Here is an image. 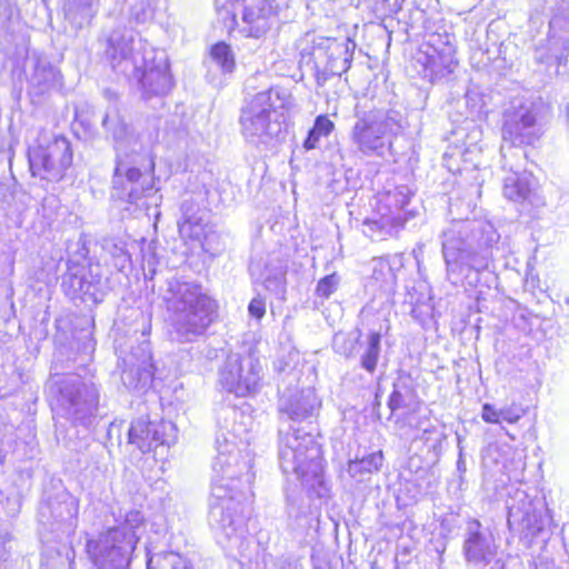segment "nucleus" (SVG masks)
Segmentation results:
<instances>
[{"label":"nucleus","mask_w":569,"mask_h":569,"mask_svg":"<svg viewBox=\"0 0 569 569\" xmlns=\"http://www.w3.org/2000/svg\"><path fill=\"white\" fill-rule=\"evenodd\" d=\"M234 438L217 435L208 518L217 542L232 557L248 548L242 500L253 480L251 459L237 449Z\"/></svg>","instance_id":"nucleus-1"},{"label":"nucleus","mask_w":569,"mask_h":569,"mask_svg":"<svg viewBox=\"0 0 569 569\" xmlns=\"http://www.w3.org/2000/svg\"><path fill=\"white\" fill-rule=\"evenodd\" d=\"M441 239L447 280L460 286L478 281V274L489 269L500 234L489 221L455 220Z\"/></svg>","instance_id":"nucleus-2"},{"label":"nucleus","mask_w":569,"mask_h":569,"mask_svg":"<svg viewBox=\"0 0 569 569\" xmlns=\"http://www.w3.org/2000/svg\"><path fill=\"white\" fill-rule=\"evenodd\" d=\"M140 48L137 33L118 26L108 37L104 57L114 72L138 80L144 99L168 94L173 87L168 56L164 51L149 50L140 57Z\"/></svg>","instance_id":"nucleus-3"},{"label":"nucleus","mask_w":569,"mask_h":569,"mask_svg":"<svg viewBox=\"0 0 569 569\" xmlns=\"http://www.w3.org/2000/svg\"><path fill=\"white\" fill-rule=\"evenodd\" d=\"M102 127L111 136L116 151V167L112 177L113 198L138 204L142 198L152 197L154 188L153 177L142 174L134 167L138 136L127 124L116 107H109L102 118Z\"/></svg>","instance_id":"nucleus-4"},{"label":"nucleus","mask_w":569,"mask_h":569,"mask_svg":"<svg viewBox=\"0 0 569 569\" xmlns=\"http://www.w3.org/2000/svg\"><path fill=\"white\" fill-rule=\"evenodd\" d=\"M293 107L291 94L279 88L258 92L240 111V132L247 144L268 150L286 136V116Z\"/></svg>","instance_id":"nucleus-5"},{"label":"nucleus","mask_w":569,"mask_h":569,"mask_svg":"<svg viewBox=\"0 0 569 569\" xmlns=\"http://www.w3.org/2000/svg\"><path fill=\"white\" fill-rule=\"evenodd\" d=\"M164 301L171 315V339L178 342L203 335L217 315L216 300L194 281L170 280Z\"/></svg>","instance_id":"nucleus-6"},{"label":"nucleus","mask_w":569,"mask_h":569,"mask_svg":"<svg viewBox=\"0 0 569 569\" xmlns=\"http://www.w3.org/2000/svg\"><path fill=\"white\" fill-rule=\"evenodd\" d=\"M144 527V517L139 510L126 513L121 523L89 539L86 545L96 569H129L137 543Z\"/></svg>","instance_id":"nucleus-7"},{"label":"nucleus","mask_w":569,"mask_h":569,"mask_svg":"<svg viewBox=\"0 0 569 569\" xmlns=\"http://www.w3.org/2000/svg\"><path fill=\"white\" fill-rule=\"evenodd\" d=\"M58 412L73 425L89 428L98 413L100 391L92 379L77 373L54 375L47 383Z\"/></svg>","instance_id":"nucleus-8"},{"label":"nucleus","mask_w":569,"mask_h":569,"mask_svg":"<svg viewBox=\"0 0 569 569\" xmlns=\"http://www.w3.org/2000/svg\"><path fill=\"white\" fill-rule=\"evenodd\" d=\"M279 463L286 475H295L307 486L320 482L323 471L321 449L311 431L290 427L279 432Z\"/></svg>","instance_id":"nucleus-9"},{"label":"nucleus","mask_w":569,"mask_h":569,"mask_svg":"<svg viewBox=\"0 0 569 569\" xmlns=\"http://www.w3.org/2000/svg\"><path fill=\"white\" fill-rule=\"evenodd\" d=\"M6 56L13 61L12 74L19 81L24 79L28 83L29 94L39 100L58 91L62 87V74L48 56L33 51L29 53L28 43L24 38H19L12 49H4Z\"/></svg>","instance_id":"nucleus-10"},{"label":"nucleus","mask_w":569,"mask_h":569,"mask_svg":"<svg viewBox=\"0 0 569 569\" xmlns=\"http://www.w3.org/2000/svg\"><path fill=\"white\" fill-rule=\"evenodd\" d=\"M351 140L365 156L382 157L391 147V137L402 131V117L396 110L375 109L355 113Z\"/></svg>","instance_id":"nucleus-11"},{"label":"nucleus","mask_w":569,"mask_h":569,"mask_svg":"<svg viewBox=\"0 0 569 569\" xmlns=\"http://www.w3.org/2000/svg\"><path fill=\"white\" fill-rule=\"evenodd\" d=\"M262 366L251 355L229 353L218 370V385L236 397H250L261 387Z\"/></svg>","instance_id":"nucleus-12"},{"label":"nucleus","mask_w":569,"mask_h":569,"mask_svg":"<svg viewBox=\"0 0 569 569\" xmlns=\"http://www.w3.org/2000/svg\"><path fill=\"white\" fill-rule=\"evenodd\" d=\"M506 505L509 529L523 539L532 540L548 525L545 505L540 500L531 499L523 490L517 489L508 497Z\"/></svg>","instance_id":"nucleus-13"},{"label":"nucleus","mask_w":569,"mask_h":569,"mask_svg":"<svg viewBox=\"0 0 569 569\" xmlns=\"http://www.w3.org/2000/svg\"><path fill=\"white\" fill-rule=\"evenodd\" d=\"M28 159L33 177L58 182L72 163L70 142L64 137H54L47 144L39 143L30 148Z\"/></svg>","instance_id":"nucleus-14"},{"label":"nucleus","mask_w":569,"mask_h":569,"mask_svg":"<svg viewBox=\"0 0 569 569\" xmlns=\"http://www.w3.org/2000/svg\"><path fill=\"white\" fill-rule=\"evenodd\" d=\"M313 43L316 77L319 84L349 70L356 49V42L352 39L318 38Z\"/></svg>","instance_id":"nucleus-15"},{"label":"nucleus","mask_w":569,"mask_h":569,"mask_svg":"<svg viewBox=\"0 0 569 569\" xmlns=\"http://www.w3.org/2000/svg\"><path fill=\"white\" fill-rule=\"evenodd\" d=\"M78 500L69 493L40 503L38 520L44 531L59 540L74 532L78 525Z\"/></svg>","instance_id":"nucleus-16"},{"label":"nucleus","mask_w":569,"mask_h":569,"mask_svg":"<svg viewBox=\"0 0 569 569\" xmlns=\"http://www.w3.org/2000/svg\"><path fill=\"white\" fill-rule=\"evenodd\" d=\"M502 169L508 172L503 178V196L515 202H532L535 179L526 171V152L522 149L500 148Z\"/></svg>","instance_id":"nucleus-17"},{"label":"nucleus","mask_w":569,"mask_h":569,"mask_svg":"<svg viewBox=\"0 0 569 569\" xmlns=\"http://www.w3.org/2000/svg\"><path fill=\"white\" fill-rule=\"evenodd\" d=\"M499 545L489 528L477 519L467 523L463 535L462 555L468 566L482 569L497 560Z\"/></svg>","instance_id":"nucleus-18"},{"label":"nucleus","mask_w":569,"mask_h":569,"mask_svg":"<svg viewBox=\"0 0 569 569\" xmlns=\"http://www.w3.org/2000/svg\"><path fill=\"white\" fill-rule=\"evenodd\" d=\"M143 329L142 340L136 347L131 346L129 352H123L121 359V380L126 388L141 390L148 388L153 379L150 342Z\"/></svg>","instance_id":"nucleus-19"},{"label":"nucleus","mask_w":569,"mask_h":569,"mask_svg":"<svg viewBox=\"0 0 569 569\" xmlns=\"http://www.w3.org/2000/svg\"><path fill=\"white\" fill-rule=\"evenodd\" d=\"M540 129L536 122V114L530 106L521 104L513 110L505 112L502 126L501 148L506 147L509 154V148L521 149L522 144H532L538 140Z\"/></svg>","instance_id":"nucleus-20"},{"label":"nucleus","mask_w":569,"mask_h":569,"mask_svg":"<svg viewBox=\"0 0 569 569\" xmlns=\"http://www.w3.org/2000/svg\"><path fill=\"white\" fill-rule=\"evenodd\" d=\"M361 326L368 327V333L363 342H360L362 351L359 355V366L370 376H373L381 356V338L390 331V322L379 315L362 308L359 315Z\"/></svg>","instance_id":"nucleus-21"},{"label":"nucleus","mask_w":569,"mask_h":569,"mask_svg":"<svg viewBox=\"0 0 569 569\" xmlns=\"http://www.w3.org/2000/svg\"><path fill=\"white\" fill-rule=\"evenodd\" d=\"M128 438L141 452H150L161 446H170L176 438V427L170 421L139 418L131 423Z\"/></svg>","instance_id":"nucleus-22"},{"label":"nucleus","mask_w":569,"mask_h":569,"mask_svg":"<svg viewBox=\"0 0 569 569\" xmlns=\"http://www.w3.org/2000/svg\"><path fill=\"white\" fill-rule=\"evenodd\" d=\"M234 17H240V31L246 37L259 39L271 28L272 8L268 0H234Z\"/></svg>","instance_id":"nucleus-23"},{"label":"nucleus","mask_w":569,"mask_h":569,"mask_svg":"<svg viewBox=\"0 0 569 569\" xmlns=\"http://www.w3.org/2000/svg\"><path fill=\"white\" fill-rule=\"evenodd\" d=\"M61 287L70 299L98 302L101 300L99 280L87 278L86 264H68L67 272L62 276Z\"/></svg>","instance_id":"nucleus-24"},{"label":"nucleus","mask_w":569,"mask_h":569,"mask_svg":"<svg viewBox=\"0 0 569 569\" xmlns=\"http://www.w3.org/2000/svg\"><path fill=\"white\" fill-rule=\"evenodd\" d=\"M321 406L315 389L306 388L290 395H282L279 411L282 417L292 421H305L315 417Z\"/></svg>","instance_id":"nucleus-25"},{"label":"nucleus","mask_w":569,"mask_h":569,"mask_svg":"<svg viewBox=\"0 0 569 569\" xmlns=\"http://www.w3.org/2000/svg\"><path fill=\"white\" fill-rule=\"evenodd\" d=\"M64 19L74 30L89 27L97 14V0H62Z\"/></svg>","instance_id":"nucleus-26"},{"label":"nucleus","mask_w":569,"mask_h":569,"mask_svg":"<svg viewBox=\"0 0 569 569\" xmlns=\"http://www.w3.org/2000/svg\"><path fill=\"white\" fill-rule=\"evenodd\" d=\"M417 62L423 68V78L430 82L448 79L458 67V60L452 58V63L447 68L448 62L440 59L438 54L418 53Z\"/></svg>","instance_id":"nucleus-27"},{"label":"nucleus","mask_w":569,"mask_h":569,"mask_svg":"<svg viewBox=\"0 0 569 569\" xmlns=\"http://www.w3.org/2000/svg\"><path fill=\"white\" fill-rule=\"evenodd\" d=\"M182 218L178 222L179 233L182 238L200 240L204 234L203 218L198 213L194 203L184 200L181 203Z\"/></svg>","instance_id":"nucleus-28"},{"label":"nucleus","mask_w":569,"mask_h":569,"mask_svg":"<svg viewBox=\"0 0 569 569\" xmlns=\"http://www.w3.org/2000/svg\"><path fill=\"white\" fill-rule=\"evenodd\" d=\"M383 459L381 450L371 452L362 458H356L349 461L347 472L356 481L362 482L381 469Z\"/></svg>","instance_id":"nucleus-29"},{"label":"nucleus","mask_w":569,"mask_h":569,"mask_svg":"<svg viewBox=\"0 0 569 569\" xmlns=\"http://www.w3.org/2000/svg\"><path fill=\"white\" fill-rule=\"evenodd\" d=\"M426 49L420 50L419 53L438 54L440 59L448 62L447 67L452 63V58H456L455 36L450 33H431L425 44Z\"/></svg>","instance_id":"nucleus-30"},{"label":"nucleus","mask_w":569,"mask_h":569,"mask_svg":"<svg viewBox=\"0 0 569 569\" xmlns=\"http://www.w3.org/2000/svg\"><path fill=\"white\" fill-rule=\"evenodd\" d=\"M286 274L287 266L283 262H269L261 274V282L268 291L282 299L287 288Z\"/></svg>","instance_id":"nucleus-31"},{"label":"nucleus","mask_w":569,"mask_h":569,"mask_svg":"<svg viewBox=\"0 0 569 569\" xmlns=\"http://www.w3.org/2000/svg\"><path fill=\"white\" fill-rule=\"evenodd\" d=\"M403 224L405 220L400 213L397 216H381L380 219L365 220L363 226L366 229L363 232L372 239L375 237L382 239L386 236H392L399 228L403 227Z\"/></svg>","instance_id":"nucleus-32"},{"label":"nucleus","mask_w":569,"mask_h":569,"mask_svg":"<svg viewBox=\"0 0 569 569\" xmlns=\"http://www.w3.org/2000/svg\"><path fill=\"white\" fill-rule=\"evenodd\" d=\"M362 338L360 328H355L351 331H338L332 338V349L337 355L346 359L355 358L359 352V345Z\"/></svg>","instance_id":"nucleus-33"},{"label":"nucleus","mask_w":569,"mask_h":569,"mask_svg":"<svg viewBox=\"0 0 569 569\" xmlns=\"http://www.w3.org/2000/svg\"><path fill=\"white\" fill-rule=\"evenodd\" d=\"M147 569H190L187 560L177 552L148 555Z\"/></svg>","instance_id":"nucleus-34"},{"label":"nucleus","mask_w":569,"mask_h":569,"mask_svg":"<svg viewBox=\"0 0 569 569\" xmlns=\"http://www.w3.org/2000/svg\"><path fill=\"white\" fill-rule=\"evenodd\" d=\"M103 251L110 256L114 268L123 271L130 263V254L126 248V242L116 238H104L102 241Z\"/></svg>","instance_id":"nucleus-35"},{"label":"nucleus","mask_w":569,"mask_h":569,"mask_svg":"<svg viewBox=\"0 0 569 569\" xmlns=\"http://www.w3.org/2000/svg\"><path fill=\"white\" fill-rule=\"evenodd\" d=\"M210 58L223 74H230L236 69L232 49L226 42H218L211 47Z\"/></svg>","instance_id":"nucleus-36"},{"label":"nucleus","mask_w":569,"mask_h":569,"mask_svg":"<svg viewBox=\"0 0 569 569\" xmlns=\"http://www.w3.org/2000/svg\"><path fill=\"white\" fill-rule=\"evenodd\" d=\"M14 256L11 251L0 252V287H4L6 296L11 298L13 296V287L11 277L13 274Z\"/></svg>","instance_id":"nucleus-37"},{"label":"nucleus","mask_w":569,"mask_h":569,"mask_svg":"<svg viewBox=\"0 0 569 569\" xmlns=\"http://www.w3.org/2000/svg\"><path fill=\"white\" fill-rule=\"evenodd\" d=\"M410 192L408 187L400 186L397 187L393 191H388L385 194L386 206L390 209L391 214H401V210L409 203Z\"/></svg>","instance_id":"nucleus-38"},{"label":"nucleus","mask_w":569,"mask_h":569,"mask_svg":"<svg viewBox=\"0 0 569 569\" xmlns=\"http://www.w3.org/2000/svg\"><path fill=\"white\" fill-rule=\"evenodd\" d=\"M89 253L86 242L80 238L74 243L68 247V264H86L87 256Z\"/></svg>","instance_id":"nucleus-39"},{"label":"nucleus","mask_w":569,"mask_h":569,"mask_svg":"<svg viewBox=\"0 0 569 569\" xmlns=\"http://www.w3.org/2000/svg\"><path fill=\"white\" fill-rule=\"evenodd\" d=\"M339 277L336 273L320 279L317 283L316 293L322 298H329L338 288Z\"/></svg>","instance_id":"nucleus-40"},{"label":"nucleus","mask_w":569,"mask_h":569,"mask_svg":"<svg viewBox=\"0 0 569 569\" xmlns=\"http://www.w3.org/2000/svg\"><path fill=\"white\" fill-rule=\"evenodd\" d=\"M523 416V410L520 406L512 403L499 408V422L506 421L508 423H516Z\"/></svg>","instance_id":"nucleus-41"},{"label":"nucleus","mask_w":569,"mask_h":569,"mask_svg":"<svg viewBox=\"0 0 569 569\" xmlns=\"http://www.w3.org/2000/svg\"><path fill=\"white\" fill-rule=\"evenodd\" d=\"M14 192L11 186L0 182V212L6 216L13 206Z\"/></svg>","instance_id":"nucleus-42"},{"label":"nucleus","mask_w":569,"mask_h":569,"mask_svg":"<svg viewBox=\"0 0 569 569\" xmlns=\"http://www.w3.org/2000/svg\"><path fill=\"white\" fill-rule=\"evenodd\" d=\"M318 134L328 137L335 129V123L325 114L318 116L312 127Z\"/></svg>","instance_id":"nucleus-43"},{"label":"nucleus","mask_w":569,"mask_h":569,"mask_svg":"<svg viewBox=\"0 0 569 569\" xmlns=\"http://www.w3.org/2000/svg\"><path fill=\"white\" fill-rule=\"evenodd\" d=\"M248 311L251 317L261 319L266 313L264 300L261 297L253 298L248 306Z\"/></svg>","instance_id":"nucleus-44"},{"label":"nucleus","mask_w":569,"mask_h":569,"mask_svg":"<svg viewBox=\"0 0 569 569\" xmlns=\"http://www.w3.org/2000/svg\"><path fill=\"white\" fill-rule=\"evenodd\" d=\"M481 418L487 423H500L499 422V409L493 405L485 403L482 406Z\"/></svg>","instance_id":"nucleus-45"},{"label":"nucleus","mask_w":569,"mask_h":569,"mask_svg":"<svg viewBox=\"0 0 569 569\" xmlns=\"http://www.w3.org/2000/svg\"><path fill=\"white\" fill-rule=\"evenodd\" d=\"M407 406L405 396L401 393L400 390L395 389L388 401V407L390 408L391 412H395L396 410L403 408Z\"/></svg>","instance_id":"nucleus-46"},{"label":"nucleus","mask_w":569,"mask_h":569,"mask_svg":"<svg viewBox=\"0 0 569 569\" xmlns=\"http://www.w3.org/2000/svg\"><path fill=\"white\" fill-rule=\"evenodd\" d=\"M321 137H322L321 134H318V132H316V130L313 128H311L309 130L307 139L303 142V147L307 150L315 149L317 147V143H318V141H319V139Z\"/></svg>","instance_id":"nucleus-47"},{"label":"nucleus","mask_w":569,"mask_h":569,"mask_svg":"<svg viewBox=\"0 0 569 569\" xmlns=\"http://www.w3.org/2000/svg\"><path fill=\"white\" fill-rule=\"evenodd\" d=\"M535 569H558L555 561L548 557L540 556L535 561Z\"/></svg>","instance_id":"nucleus-48"},{"label":"nucleus","mask_w":569,"mask_h":569,"mask_svg":"<svg viewBox=\"0 0 569 569\" xmlns=\"http://www.w3.org/2000/svg\"><path fill=\"white\" fill-rule=\"evenodd\" d=\"M287 501H288V513L290 516L299 518L301 512H300L299 507L296 506V502H297L296 499L288 496Z\"/></svg>","instance_id":"nucleus-49"},{"label":"nucleus","mask_w":569,"mask_h":569,"mask_svg":"<svg viewBox=\"0 0 569 569\" xmlns=\"http://www.w3.org/2000/svg\"><path fill=\"white\" fill-rule=\"evenodd\" d=\"M405 0H385L387 3L388 10L390 12L397 13L402 9V3Z\"/></svg>","instance_id":"nucleus-50"},{"label":"nucleus","mask_w":569,"mask_h":569,"mask_svg":"<svg viewBox=\"0 0 569 569\" xmlns=\"http://www.w3.org/2000/svg\"><path fill=\"white\" fill-rule=\"evenodd\" d=\"M457 470L460 473V477L467 471L466 461L463 459L462 449L459 451V457L457 461Z\"/></svg>","instance_id":"nucleus-51"},{"label":"nucleus","mask_w":569,"mask_h":569,"mask_svg":"<svg viewBox=\"0 0 569 569\" xmlns=\"http://www.w3.org/2000/svg\"><path fill=\"white\" fill-rule=\"evenodd\" d=\"M490 569H505V565L500 561H496Z\"/></svg>","instance_id":"nucleus-52"},{"label":"nucleus","mask_w":569,"mask_h":569,"mask_svg":"<svg viewBox=\"0 0 569 569\" xmlns=\"http://www.w3.org/2000/svg\"><path fill=\"white\" fill-rule=\"evenodd\" d=\"M136 19H137L138 21H140V22H143V21H146L147 17H144V16H143L142 18H140V17H139V14H137V16H136Z\"/></svg>","instance_id":"nucleus-53"},{"label":"nucleus","mask_w":569,"mask_h":569,"mask_svg":"<svg viewBox=\"0 0 569 569\" xmlns=\"http://www.w3.org/2000/svg\"><path fill=\"white\" fill-rule=\"evenodd\" d=\"M9 539H10V537L7 533L3 538H1V543H6V541L9 540Z\"/></svg>","instance_id":"nucleus-54"},{"label":"nucleus","mask_w":569,"mask_h":569,"mask_svg":"<svg viewBox=\"0 0 569 569\" xmlns=\"http://www.w3.org/2000/svg\"><path fill=\"white\" fill-rule=\"evenodd\" d=\"M557 60H558V64H562L563 63V57H558Z\"/></svg>","instance_id":"nucleus-55"},{"label":"nucleus","mask_w":569,"mask_h":569,"mask_svg":"<svg viewBox=\"0 0 569 569\" xmlns=\"http://www.w3.org/2000/svg\"><path fill=\"white\" fill-rule=\"evenodd\" d=\"M228 411H230L231 413L236 415V410L234 409H228Z\"/></svg>","instance_id":"nucleus-56"}]
</instances>
